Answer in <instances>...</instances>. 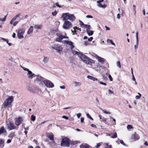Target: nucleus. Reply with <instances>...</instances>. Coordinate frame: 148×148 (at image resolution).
<instances>
[{"label": "nucleus", "mask_w": 148, "mask_h": 148, "mask_svg": "<svg viewBox=\"0 0 148 148\" xmlns=\"http://www.w3.org/2000/svg\"><path fill=\"white\" fill-rule=\"evenodd\" d=\"M69 145V140L67 138H63L61 143L62 146H66L68 147Z\"/></svg>", "instance_id": "9d476101"}, {"label": "nucleus", "mask_w": 148, "mask_h": 148, "mask_svg": "<svg viewBox=\"0 0 148 148\" xmlns=\"http://www.w3.org/2000/svg\"><path fill=\"white\" fill-rule=\"evenodd\" d=\"M52 48L57 51V52L60 53L62 50V48L59 45H55L52 47Z\"/></svg>", "instance_id": "f8f14e48"}, {"label": "nucleus", "mask_w": 148, "mask_h": 148, "mask_svg": "<svg viewBox=\"0 0 148 148\" xmlns=\"http://www.w3.org/2000/svg\"><path fill=\"white\" fill-rule=\"evenodd\" d=\"M105 27L106 28V30H110V28L108 27L107 26H105Z\"/></svg>", "instance_id": "0e129e2a"}, {"label": "nucleus", "mask_w": 148, "mask_h": 148, "mask_svg": "<svg viewBox=\"0 0 148 148\" xmlns=\"http://www.w3.org/2000/svg\"><path fill=\"white\" fill-rule=\"evenodd\" d=\"M101 145V144L100 143H98L97 145L96 146V147H97V148L100 146Z\"/></svg>", "instance_id": "052dcab7"}, {"label": "nucleus", "mask_w": 148, "mask_h": 148, "mask_svg": "<svg viewBox=\"0 0 148 148\" xmlns=\"http://www.w3.org/2000/svg\"><path fill=\"white\" fill-rule=\"evenodd\" d=\"M84 119L83 117L81 118V123H83L84 122Z\"/></svg>", "instance_id": "13d9d810"}, {"label": "nucleus", "mask_w": 148, "mask_h": 148, "mask_svg": "<svg viewBox=\"0 0 148 148\" xmlns=\"http://www.w3.org/2000/svg\"><path fill=\"white\" fill-rule=\"evenodd\" d=\"M36 76V77L35 78L34 80V82L40 86H43L44 81L43 77L39 75H38Z\"/></svg>", "instance_id": "20e7f679"}, {"label": "nucleus", "mask_w": 148, "mask_h": 148, "mask_svg": "<svg viewBox=\"0 0 148 148\" xmlns=\"http://www.w3.org/2000/svg\"><path fill=\"white\" fill-rule=\"evenodd\" d=\"M116 64L117 66L119 68H121V66L120 64V62L119 61H118L116 62Z\"/></svg>", "instance_id": "72a5a7b5"}, {"label": "nucleus", "mask_w": 148, "mask_h": 148, "mask_svg": "<svg viewBox=\"0 0 148 148\" xmlns=\"http://www.w3.org/2000/svg\"><path fill=\"white\" fill-rule=\"evenodd\" d=\"M47 136L51 140H53V136L49 133H47Z\"/></svg>", "instance_id": "6ab92c4d"}, {"label": "nucleus", "mask_w": 148, "mask_h": 148, "mask_svg": "<svg viewBox=\"0 0 148 148\" xmlns=\"http://www.w3.org/2000/svg\"><path fill=\"white\" fill-rule=\"evenodd\" d=\"M98 83H99V84H101L103 85H105V86H106L107 85L106 83H104V82H99Z\"/></svg>", "instance_id": "c03bdc74"}, {"label": "nucleus", "mask_w": 148, "mask_h": 148, "mask_svg": "<svg viewBox=\"0 0 148 148\" xmlns=\"http://www.w3.org/2000/svg\"><path fill=\"white\" fill-rule=\"evenodd\" d=\"M87 32L89 36L92 35L93 33V31L90 30V29H88V30H87Z\"/></svg>", "instance_id": "5701e85b"}, {"label": "nucleus", "mask_w": 148, "mask_h": 148, "mask_svg": "<svg viewBox=\"0 0 148 148\" xmlns=\"http://www.w3.org/2000/svg\"><path fill=\"white\" fill-rule=\"evenodd\" d=\"M44 57V58L43 60V62L45 63H47L48 60V58L47 57L45 56Z\"/></svg>", "instance_id": "c85d7f7f"}, {"label": "nucleus", "mask_w": 148, "mask_h": 148, "mask_svg": "<svg viewBox=\"0 0 148 148\" xmlns=\"http://www.w3.org/2000/svg\"><path fill=\"white\" fill-rule=\"evenodd\" d=\"M87 78L88 79L92 80L94 81L97 80V78L90 75H88L87 76Z\"/></svg>", "instance_id": "4be33fe9"}, {"label": "nucleus", "mask_w": 148, "mask_h": 148, "mask_svg": "<svg viewBox=\"0 0 148 148\" xmlns=\"http://www.w3.org/2000/svg\"><path fill=\"white\" fill-rule=\"evenodd\" d=\"M86 18H93V17L92 16L90 15H87L86 16Z\"/></svg>", "instance_id": "a18cd8bd"}, {"label": "nucleus", "mask_w": 148, "mask_h": 148, "mask_svg": "<svg viewBox=\"0 0 148 148\" xmlns=\"http://www.w3.org/2000/svg\"><path fill=\"white\" fill-rule=\"evenodd\" d=\"M22 121V118L21 117H19L16 120L15 124L16 125L18 126L20 124H21Z\"/></svg>", "instance_id": "4468645a"}, {"label": "nucleus", "mask_w": 148, "mask_h": 148, "mask_svg": "<svg viewBox=\"0 0 148 148\" xmlns=\"http://www.w3.org/2000/svg\"><path fill=\"white\" fill-rule=\"evenodd\" d=\"M92 39H93V37H90V38H89L88 39V41H91Z\"/></svg>", "instance_id": "680f3d73"}, {"label": "nucleus", "mask_w": 148, "mask_h": 148, "mask_svg": "<svg viewBox=\"0 0 148 148\" xmlns=\"http://www.w3.org/2000/svg\"><path fill=\"white\" fill-rule=\"evenodd\" d=\"M62 118H64V119H68V118L65 116H62Z\"/></svg>", "instance_id": "4d7b16f0"}, {"label": "nucleus", "mask_w": 148, "mask_h": 148, "mask_svg": "<svg viewBox=\"0 0 148 148\" xmlns=\"http://www.w3.org/2000/svg\"><path fill=\"white\" fill-rule=\"evenodd\" d=\"M33 30V27L32 26H31L29 27V29L28 30V31H27V34H30L32 33Z\"/></svg>", "instance_id": "412c9836"}, {"label": "nucleus", "mask_w": 148, "mask_h": 148, "mask_svg": "<svg viewBox=\"0 0 148 148\" xmlns=\"http://www.w3.org/2000/svg\"><path fill=\"white\" fill-rule=\"evenodd\" d=\"M120 15L119 14H118L117 15V18L118 19H120Z\"/></svg>", "instance_id": "e2e57ef3"}, {"label": "nucleus", "mask_w": 148, "mask_h": 148, "mask_svg": "<svg viewBox=\"0 0 148 148\" xmlns=\"http://www.w3.org/2000/svg\"><path fill=\"white\" fill-rule=\"evenodd\" d=\"M136 44L134 45V49H136L138 48V46L139 43V40L138 38V33L137 32L136 33Z\"/></svg>", "instance_id": "dca6fc26"}, {"label": "nucleus", "mask_w": 148, "mask_h": 148, "mask_svg": "<svg viewBox=\"0 0 148 148\" xmlns=\"http://www.w3.org/2000/svg\"><path fill=\"white\" fill-rule=\"evenodd\" d=\"M117 137V135L116 133V132H114V135L113 136H111V138H115Z\"/></svg>", "instance_id": "f704fd0d"}, {"label": "nucleus", "mask_w": 148, "mask_h": 148, "mask_svg": "<svg viewBox=\"0 0 148 148\" xmlns=\"http://www.w3.org/2000/svg\"><path fill=\"white\" fill-rule=\"evenodd\" d=\"M14 98L12 96H10L5 101L3 105H2V108H9L13 101Z\"/></svg>", "instance_id": "7ed1b4c3"}, {"label": "nucleus", "mask_w": 148, "mask_h": 148, "mask_svg": "<svg viewBox=\"0 0 148 148\" xmlns=\"http://www.w3.org/2000/svg\"><path fill=\"white\" fill-rule=\"evenodd\" d=\"M84 27L87 28V30H88V29H90V25H84Z\"/></svg>", "instance_id": "473e14b6"}, {"label": "nucleus", "mask_w": 148, "mask_h": 148, "mask_svg": "<svg viewBox=\"0 0 148 148\" xmlns=\"http://www.w3.org/2000/svg\"><path fill=\"white\" fill-rule=\"evenodd\" d=\"M138 94L139 95H137L135 97V98L136 99H140L141 97V95L139 93H138Z\"/></svg>", "instance_id": "4c0bfd02"}, {"label": "nucleus", "mask_w": 148, "mask_h": 148, "mask_svg": "<svg viewBox=\"0 0 148 148\" xmlns=\"http://www.w3.org/2000/svg\"><path fill=\"white\" fill-rule=\"evenodd\" d=\"M73 53L78 55L81 59V60L86 64L91 65L92 64L94 63V61L93 60L84 54L76 51H74Z\"/></svg>", "instance_id": "f257e3e1"}, {"label": "nucleus", "mask_w": 148, "mask_h": 148, "mask_svg": "<svg viewBox=\"0 0 148 148\" xmlns=\"http://www.w3.org/2000/svg\"><path fill=\"white\" fill-rule=\"evenodd\" d=\"M81 148H89V146L86 144L84 145H82L80 146Z\"/></svg>", "instance_id": "cd10ccee"}, {"label": "nucleus", "mask_w": 148, "mask_h": 148, "mask_svg": "<svg viewBox=\"0 0 148 148\" xmlns=\"http://www.w3.org/2000/svg\"><path fill=\"white\" fill-rule=\"evenodd\" d=\"M120 143L121 144L125 146H126V145L124 143V142L123 141V140H120Z\"/></svg>", "instance_id": "79ce46f5"}, {"label": "nucleus", "mask_w": 148, "mask_h": 148, "mask_svg": "<svg viewBox=\"0 0 148 148\" xmlns=\"http://www.w3.org/2000/svg\"><path fill=\"white\" fill-rule=\"evenodd\" d=\"M109 41L110 42L112 45H115V43L113 42L112 40H110L109 39L107 40V41Z\"/></svg>", "instance_id": "58836bf2"}, {"label": "nucleus", "mask_w": 148, "mask_h": 148, "mask_svg": "<svg viewBox=\"0 0 148 148\" xmlns=\"http://www.w3.org/2000/svg\"><path fill=\"white\" fill-rule=\"evenodd\" d=\"M99 108L105 114H111V113L110 112L107 111L106 110L100 108Z\"/></svg>", "instance_id": "b1692460"}, {"label": "nucleus", "mask_w": 148, "mask_h": 148, "mask_svg": "<svg viewBox=\"0 0 148 148\" xmlns=\"http://www.w3.org/2000/svg\"><path fill=\"white\" fill-rule=\"evenodd\" d=\"M31 119L33 121H34L36 119V117L33 115H32L31 116Z\"/></svg>", "instance_id": "e433bc0d"}, {"label": "nucleus", "mask_w": 148, "mask_h": 148, "mask_svg": "<svg viewBox=\"0 0 148 148\" xmlns=\"http://www.w3.org/2000/svg\"><path fill=\"white\" fill-rule=\"evenodd\" d=\"M43 83L47 88H52L54 86L53 84L49 80H44Z\"/></svg>", "instance_id": "1a4fd4ad"}, {"label": "nucleus", "mask_w": 148, "mask_h": 148, "mask_svg": "<svg viewBox=\"0 0 148 148\" xmlns=\"http://www.w3.org/2000/svg\"><path fill=\"white\" fill-rule=\"evenodd\" d=\"M98 6L99 7L103 8H106V4L102 5L101 3H98Z\"/></svg>", "instance_id": "393cba45"}, {"label": "nucleus", "mask_w": 148, "mask_h": 148, "mask_svg": "<svg viewBox=\"0 0 148 148\" xmlns=\"http://www.w3.org/2000/svg\"><path fill=\"white\" fill-rule=\"evenodd\" d=\"M20 14H19L16 15L11 20H12L13 22H14L16 19V18L18 17L20 15Z\"/></svg>", "instance_id": "c756f323"}, {"label": "nucleus", "mask_w": 148, "mask_h": 148, "mask_svg": "<svg viewBox=\"0 0 148 148\" xmlns=\"http://www.w3.org/2000/svg\"><path fill=\"white\" fill-rule=\"evenodd\" d=\"M108 77L109 78L110 80V81H112V78L110 75H108Z\"/></svg>", "instance_id": "8fccbe9b"}, {"label": "nucleus", "mask_w": 148, "mask_h": 148, "mask_svg": "<svg viewBox=\"0 0 148 148\" xmlns=\"http://www.w3.org/2000/svg\"><path fill=\"white\" fill-rule=\"evenodd\" d=\"M72 25L70 21H65L63 25V28L69 29L72 27Z\"/></svg>", "instance_id": "0eeeda50"}, {"label": "nucleus", "mask_w": 148, "mask_h": 148, "mask_svg": "<svg viewBox=\"0 0 148 148\" xmlns=\"http://www.w3.org/2000/svg\"><path fill=\"white\" fill-rule=\"evenodd\" d=\"M34 28L36 29H42V25L41 24L40 25H35L34 26Z\"/></svg>", "instance_id": "a211bd4d"}, {"label": "nucleus", "mask_w": 148, "mask_h": 148, "mask_svg": "<svg viewBox=\"0 0 148 148\" xmlns=\"http://www.w3.org/2000/svg\"><path fill=\"white\" fill-rule=\"evenodd\" d=\"M106 148H112V145H109V146H107Z\"/></svg>", "instance_id": "69168bd1"}, {"label": "nucleus", "mask_w": 148, "mask_h": 148, "mask_svg": "<svg viewBox=\"0 0 148 148\" xmlns=\"http://www.w3.org/2000/svg\"><path fill=\"white\" fill-rule=\"evenodd\" d=\"M6 132V131L3 127L0 128V135L3 133H5Z\"/></svg>", "instance_id": "aec40b11"}, {"label": "nucleus", "mask_w": 148, "mask_h": 148, "mask_svg": "<svg viewBox=\"0 0 148 148\" xmlns=\"http://www.w3.org/2000/svg\"><path fill=\"white\" fill-rule=\"evenodd\" d=\"M86 116L90 118L91 120H93V119L90 116V115L89 114H87Z\"/></svg>", "instance_id": "37998d69"}, {"label": "nucleus", "mask_w": 148, "mask_h": 148, "mask_svg": "<svg viewBox=\"0 0 148 148\" xmlns=\"http://www.w3.org/2000/svg\"><path fill=\"white\" fill-rule=\"evenodd\" d=\"M133 10H136V6L135 5H133Z\"/></svg>", "instance_id": "bf43d9fd"}, {"label": "nucleus", "mask_w": 148, "mask_h": 148, "mask_svg": "<svg viewBox=\"0 0 148 148\" xmlns=\"http://www.w3.org/2000/svg\"><path fill=\"white\" fill-rule=\"evenodd\" d=\"M108 93L109 94H112L114 93L110 89L108 90Z\"/></svg>", "instance_id": "49530a36"}, {"label": "nucleus", "mask_w": 148, "mask_h": 148, "mask_svg": "<svg viewBox=\"0 0 148 148\" xmlns=\"http://www.w3.org/2000/svg\"><path fill=\"white\" fill-rule=\"evenodd\" d=\"M131 138L135 141L138 140L140 138V136L135 132L132 136Z\"/></svg>", "instance_id": "2eb2a0df"}, {"label": "nucleus", "mask_w": 148, "mask_h": 148, "mask_svg": "<svg viewBox=\"0 0 148 148\" xmlns=\"http://www.w3.org/2000/svg\"><path fill=\"white\" fill-rule=\"evenodd\" d=\"M6 16H5L3 18H0V21L2 22L5 21L6 20Z\"/></svg>", "instance_id": "2f4dec72"}, {"label": "nucleus", "mask_w": 148, "mask_h": 148, "mask_svg": "<svg viewBox=\"0 0 148 148\" xmlns=\"http://www.w3.org/2000/svg\"><path fill=\"white\" fill-rule=\"evenodd\" d=\"M77 117L78 118H79L81 116V114L80 113H79L77 114Z\"/></svg>", "instance_id": "603ef678"}, {"label": "nucleus", "mask_w": 148, "mask_h": 148, "mask_svg": "<svg viewBox=\"0 0 148 148\" xmlns=\"http://www.w3.org/2000/svg\"><path fill=\"white\" fill-rule=\"evenodd\" d=\"M80 22V24L81 26H84L85 24L83 23V22H82L81 21H79Z\"/></svg>", "instance_id": "de8ad7c7"}, {"label": "nucleus", "mask_w": 148, "mask_h": 148, "mask_svg": "<svg viewBox=\"0 0 148 148\" xmlns=\"http://www.w3.org/2000/svg\"><path fill=\"white\" fill-rule=\"evenodd\" d=\"M132 128V126L130 125H128L127 126V128L128 129H130Z\"/></svg>", "instance_id": "a19ab883"}, {"label": "nucleus", "mask_w": 148, "mask_h": 148, "mask_svg": "<svg viewBox=\"0 0 148 148\" xmlns=\"http://www.w3.org/2000/svg\"><path fill=\"white\" fill-rule=\"evenodd\" d=\"M103 1H104V0H100L98 1H97V3H101V2H103Z\"/></svg>", "instance_id": "5fc2aeb1"}, {"label": "nucleus", "mask_w": 148, "mask_h": 148, "mask_svg": "<svg viewBox=\"0 0 148 148\" xmlns=\"http://www.w3.org/2000/svg\"><path fill=\"white\" fill-rule=\"evenodd\" d=\"M25 71H26L28 73L27 75L28 78L32 79V78L36 77V75L34 73H33L31 71H30L28 69L25 68V67H21Z\"/></svg>", "instance_id": "423d86ee"}, {"label": "nucleus", "mask_w": 148, "mask_h": 148, "mask_svg": "<svg viewBox=\"0 0 148 148\" xmlns=\"http://www.w3.org/2000/svg\"><path fill=\"white\" fill-rule=\"evenodd\" d=\"M94 56L98 60V62L101 64H103L105 61V60L104 59L99 56L96 54H95Z\"/></svg>", "instance_id": "ddd939ff"}, {"label": "nucleus", "mask_w": 148, "mask_h": 148, "mask_svg": "<svg viewBox=\"0 0 148 148\" xmlns=\"http://www.w3.org/2000/svg\"><path fill=\"white\" fill-rule=\"evenodd\" d=\"M73 29H74V31L71 30V31H72V33H73V34H74V32H76V29L77 30H80V31H81V29L80 28H79L77 27H73Z\"/></svg>", "instance_id": "bb28decb"}, {"label": "nucleus", "mask_w": 148, "mask_h": 148, "mask_svg": "<svg viewBox=\"0 0 148 148\" xmlns=\"http://www.w3.org/2000/svg\"><path fill=\"white\" fill-rule=\"evenodd\" d=\"M56 34L58 37L56 38V40L58 42H61L62 39L64 38H69L68 37L66 36V34H65V35H63L62 33L58 32Z\"/></svg>", "instance_id": "39448f33"}, {"label": "nucleus", "mask_w": 148, "mask_h": 148, "mask_svg": "<svg viewBox=\"0 0 148 148\" xmlns=\"http://www.w3.org/2000/svg\"><path fill=\"white\" fill-rule=\"evenodd\" d=\"M4 143V141L2 139H0V147Z\"/></svg>", "instance_id": "c9c22d12"}, {"label": "nucleus", "mask_w": 148, "mask_h": 148, "mask_svg": "<svg viewBox=\"0 0 148 148\" xmlns=\"http://www.w3.org/2000/svg\"><path fill=\"white\" fill-rule=\"evenodd\" d=\"M60 88L61 89H64L65 88V86H60Z\"/></svg>", "instance_id": "6e6d98bb"}, {"label": "nucleus", "mask_w": 148, "mask_h": 148, "mask_svg": "<svg viewBox=\"0 0 148 148\" xmlns=\"http://www.w3.org/2000/svg\"><path fill=\"white\" fill-rule=\"evenodd\" d=\"M61 42L63 44H66L71 46V49L73 48L74 46L73 45V43L71 41L69 40H63Z\"/></svg>", "instance_id": "9b49d317"}, {"label": "nucleus", "mask_w": 148, "mask_h": 148, "mask_svg": "<svg viewBox=\"0 0 148 148\" xmlns=\"http://www.w3.org/2000/svg\"><path fill=\"white\" fill-rule=\"evenodd\" d=\"M25 32V29L22 28L19 29L17 32V36L19 39L23 38H24L23 35Z\"/></svg>", "instance_id": "6e6552de"}, {"label": "nucleus", "mask_w": 148, "mask_h": 148, "mask_svg": "<svg viewBox=\"0 0 148 148\" xmlns=\"http://www.w3.org/2000/svg\"><path fill=\"white\" fill-rule=\"evenodd\" d=\"M55 4L56 6H58V7H59V8H60L62 7L60 5H59V4L58 3H55Z\"/></svg>", "instance_id": "09e8293b"}, {"label": "nucleus", "mask_w": 148, "mask_h": 148, "mask_svg": "<svg viewBox=\"0 0 148 148\" xmlns=\"http://www.w3.org/2000/svg\"><path fill=\"white\" fill-rule=\"evenodd\" d=\"M11 140L9 139L7 140V143H11Z\"/></svg>", "instance_id": "774afa93"}, {"label": "nucleus", "mask_w": 148, "mask_h": 148, "mask_svg": "<svg viewBox=\"0 0 148 148\" xmlns=\"http://www.w3.org/2000/svg\"><path fill=\"white\" fill-rule=\"evenodd\" d=\"M18 21H16L13 23V25L14 26H15L18 23Z\"/></svg>", "instance_id": "3c124183"}, {"label": "nucleus", "mask_w": 148, "mask_h": 148, "mask_svg": "<svg viewBox=\"0 0 148 148\" xmlns=\"http://www.w3.org/2000/svg\"><path fill=\"white\" fill-rule=\"evenodd\" d=\"M132 80L133 81H135L136 79H135V77H134V74H133V75H132Z\"/></svg>", "instance_id": "864d4df0"}, {"label": "nucleus", "mask_w": 148, "mask_h": 148, "mask_svg": "<svg viewBox=\"0 0 148 148\" xmlns=\"http://www.w3.org/2000/svg\"><path fill=\"white\" fill-rule=\"evenodd\" d=\"M62 18L63 21H68L69 20L72 21H73L75 19V17L73 14H71L69 13H64L62 16Z\"/></svg>", "instance_id": "f03ea898"}, {"label": "nucleus", "mask_w": 148, "mask_h": 148, "mask_svg": "<svg viewBox=\"0 0 148 148\" xmlns=\"http://www.w3.org/2000/svg\"><path fill=\"white\" fill-rule=\"evenodd\" d=\"M16 37V34L15 33H13L12 35V37L13 38H15Z\"/></svg>", "instance_id": "338daca9"}, {"label": "nucleus", "mask_w": 148, "mask_h": 148, "mask_svg": "<svg viewBox=\"0 0 148 148\" xmlns=\"http://www.w3.org/2000/svg\"><path fill=\"white\" fill-rule=\"evenodd\" d=\"M27 89L30 92H33L34 91L32 88L31 87H30L29 86H27Z\"/></svg>", "instance_id": "7c9ffc66"}, {"label": "nucleus", "mask_w": 148, "mask_h": 148, "mask_svg": "<svg viewBox=\"0 0 148 148\" xmlns=\"http://www.w3.org/2000/svg\"><path fill=\"white\" fill-rule=\"evenodd\" d=\"M57 12L56 10H55L52 13V15L53 16H55L57 14Z\"/></svg>", "instance_id": "ea45409f"}, {"label": "nucleus", "mask_w": 148, "mask_h": 148, "mask_svg": "<svg viewBox=\"0 0 148 148\" xmlns=\"http://www.w3.org/2000/svg\"><path fill=\"white\" fill-rule=\"evenodd\" d=\"M8 128L10 130H12L15 129L16 127L15 126L10 122L9 124H8Z\"/></svg>", "instance_id": "f3484780"}, {"label": "nucleus", "mask_w": 148, "mask_h": 148, "mask_svg": "<svg viewBox=\"0 0 148 148\" xmlns=\"http://www.w3.org/2000/svg\"><path fill=\"white\" fill-rule=\"evenodd\" d=\"M74 84L75 87L80 86L82 84L81 82H74Z\"/></svg>", "instance_id": "a878e982"}]
</instances>
